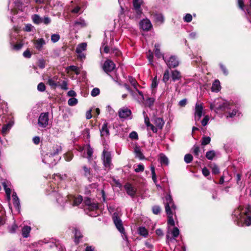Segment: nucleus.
<instances>
[{
  "mask_svg": "<svg viewBox=\"0 0 251 251\" xmlns=\"http://www.w3.org/2000/svg\"><path fill=\"white\" fill-rule=\"evenodd\" d=\"M234 222L239 226L251 225V210L250 207L244 209L240 205L232 213Z\"/></svg>",
  "mask_w": 251,
  "mask_h": 251,
  "instance_id": "f257e3e1",
  "label": "nucleus"
},
{
  "mask_svg": "<svg viewBox=\"0 0 251 251\" xmlns=\"http://www.w3.org/2000/svg\"><path fill=\"white\" fill-rule=\"evenodd\" d=\"M52 193L56 198L57 202L61 205H63L66 201H68L72 206H77L83 201L81 196L69 195L67 198H64L60 193H56L54 190L52 191Z\"/></svg>",
  "mask_w": 251,
  "mask_h": 251,
  "instance_id": "f03ea898",
  "label": "nucleus"
},
{
  "mask_svg": "<svg viewBox=\"0 0 251 251\" xmlns=\"http://www.w3.org/2000/svg\"><path fill=\"white\" fill-rule=\"evenodd\" d=\"M165 210L168 216V224L171 226H175V221L173 218L174 212H175L176 206L175 205L170 194H167L164 200Z\"/></svg>",
  "mask_w": 251,
  "mask_h": 251,
  "instance_id": "7ed1b4c3",
  "label": "nucleus"
},
{
  "mask_svg": "<svg viewBox=\"0 0 251 251\" xmlns=\"http://www.w3.org/2000/svg\"><path fill=\"white\" fill-rule=\"evenodd\" d=\"M231 106L232 105L226 100L222 98H218L210 104V108L211 110H214L216 112L219 111L226 112L228 110L231 109Z\"/></svg>",
  "mask_w": 251,
  "mask_h": 251,
  "instance_id": "20e7f679",
  "label": "nucleus"
},
{
  "mask_svg": "<svg viewBox=\"0 0 251 251\" xmlns=\"http://www.w3.org/2000/svg\"><path fill=\"white\" fill-rule=\"evenodd\" d=\"M113 220L117 229L124 235V239L125 240H127V237L126 235L125 231V228L123 225V222L121 219L118 217L117 213H114L113 215Z\"/></svg>",
  "mask_w": 251,
  "mask_h": 251,
  "instance_id": "39448f33",
  "label": "nucleus"
},
{
  "mask_svg": "<svg viewBox=\"0 0 251 251\" xmlns=\"http://www.w3.org/2000/svg\"><path fill=\"white\" fill-rule=\"evenodd\" d=\"M102 160L105 170H109L112 165L111 153L104 150L102 154Z\"/></svg>",
  "mask_w": 251,
  "mask_h": 251,
  "instance_id": "423d86ee",
  "label": "nucleus"
},
{
  "mask_svg": "<svg viewBox=\"0 0 251 251\" xmlns=\"http://www.w3.org/2000/svg\"><path fill=\"white\" fill-rule=\"evenodd\" d=\"M58 160V157H55L49 151L45 154L43 155V162L45 164H49L50 166H53L56 164Z\"/></svg>",
  "mask_w": 251,
  "mask_h": 251,
  "instance_id": "0eeeda50",
  "label": "nucleus"
},
{
  "mask_svg": "<svg viewBox=\"0 0 251 251\" xmlns=\"http://www.w3.org/2000/svg\"><path fill=\"white\" fill-rule=\"evenodd\" d=\"M163 59L169 68L176 67L179 65V61L175 55H171L169 57L166 55L163 56Z\"/></svg>",
  "mask_w": 251,
  "mask_h": 251,
  "instance_id": "6e6552de",
  "label": "nucleus"
},
{
  "mask_svg": "<svg viewBox=\"0 0 251 251\" xmlns=\"http://www.w3.org/2000/svg\"><path fill=\"white\" fill-rule=\"evenodd\" d=\"M49 114L48 112L41 113L39 117L38 125L41 128H46L49 124Z\"/></svg>",
  "mask_w": 251,
  "mask_h": 251,
  "instance_id": "1a4fd4ad",
  "label": "nucleus"
},
{
  "mask_svg": "<svg viewBox=\"0 0 251 251\" xmlns=\"http://www.w3.org/2000/svg\"><path fill=\"white\" fill-rule=\"evenodd\" d=\"M142 3V0H133L134 10L135 13V18L137 20L140 19L143 14L142 10L141 8Z\"/></svg>",
  "mask_w": 251,
  "mask_h": 251,
  "instance_id": "9d476101",
  "label": "nucleus"
},
{
  "mask_svg": "<svg viewBox=\"0 0 251 251\" xmlns=\"http://www.w3.org/2000/svg\"><path fill=\"white\" fill-rule=\"evenodd\" d=\"M203 107L202 103L200 102H197L195 105L194 116L195 120L197 122L201 119L202 114Z\"/></svg>",
  "mask_w": 251,
  "mask_h": 251,
  "instance_id": "9b49d317",
  "label": "nucleus"
},
{
  "mask_svg": "<svg viewBox=\"0 0 251 251\" xmlns=\"http://www.w3.org/2000/svg\"><path fill=\"white\" fill-rule=\"evenodd\" d=\"M115 68V64L109 59L106 60L102 66L103 71L106 73L111 72L114 70Z\"/></svg>",
  "mask_w": 251,
  "mask_h": 251,
  "instance_id": "f8f14e48",
  "label": "nucleus"
},
{
  "mask_svg": "<svg viewBox=\"0 0 251 251\" xmlns=\"http://www.w3.org/2000/svg\"><path fill=\"white\" fill-rule=\"evenodd\" d=\"M126 193L132 198H134L136 194L137 190L131 184L126 183L124 186Z\"/></svg>",
  "mask_w": 251,
  "mask_h": 251,
  "instance_id": "ddd939ff",
  "label": "nucleus"
},
{
  "mask_svg": "<svg viewBox=\"0 0 251 251\" xmlns=\"http://www.w3.org/2000/svg\"><path fill=\"white\" fill-rule=\"evenodd\" d=\"M140 26L141 28L145 31H149L152 27L151 23L150 20L148 19H145L141 21L140 22Z\"/></svg>",
  "mask_w": 251,
  "mask_h": 251,
  "instance_id": "4468645a",
  "label": "nucleus"
},
{
  "mask_svg": "<svg viewBox=\"0 0 251 251\" xmlns=\"http://www.w3.org/2000/svg\"><path fill=\"white\" fill-rule=\"evenodd\" d=\"M119 116L121 119H126L131 114V110L127 107L121 108L118 112Z\"/></svg>",
  "mask_w": 251,
  "mask_h": 251,
  "instance_id": "2eb2a0df",
  "label": "nucleus"
},
{
  "mask_svg": "<svg viewBox=\"0 0 251 251\" xmlns=\"http://www.w3.org/2000/svg\"><path fill=\"white\" fill-rule=\"evenodd\" d=\"M58 76L55 75L52 77H49L48 78V83L53 88H55L59 85V82L58 81Z\"/></svg>",
  "mask_w": 251,
  "mask_h": 251,
  "instance_id": "dca6fc26",
  "label": "nucleus"
},
{
  "mask_svg": "<svg viewBox=\"0 0 251 251\" xmlns=\"http://www.w3.org/2000/svg\"><path fill=\"white\" fill-rule=\"evenodd\" d=\"M62 151V147L60 144H56L52 146L49 151V152H50V153H52L55 157H57L58 154L60 152Z\"/></svg>",
  "mask_w": 251,
  "mask_h": 251,
  "instance_id": "f3484780",
  "label": "nucleus"
},
{
  "mask_svg": "<svg viewBox=\"0 0 251 251\" xmlns=\"http://www.w3.org/2000/svg\"><path fill=\"white\" fill-rule=\"evenodd\" d=\"M33 43L35 48L40 51L42 50L43 46L46 45V42L43 38H39L35 40Z\"/></svg>",
  "mask_w": 251,
  "mask_h": 251,
  "instance_id": "a211bd4d",
  "label": "nucleus"
},
{
  "mask_svg": "<svg viewBox=\"0 0 251 251\" xmlns=\"http://www.w3.org/2000/svg\"><path fill=\"white\" fill-rule=\"evenodd\" d=\"M171 234L173 235V238L170 237L169 235H167V241L168 243L170 242H172L174 240H175V238L178 237L179 234V230L178 228L176 227H175L173 228V230L171 232Z\"/></svg>",
  "mask_w": 251,
  "mask_h": 251,
  "instance_id": "6ab92c4d",
  "label": "nucleus"
},
{
  "mask_svg": "<svg viewBox=\"0 0 251 251\" xmlns=\"http://www.w3.org/2000/svg\"><path fill=\"white\" fill-rule=\"evenodd\" d=\"M84 203L86 205H87L88 206V208L91 210H94L98 208V203L92 202L89 198H85L84 200Z\"/></svg>",
  "mask_w": 251,
  "mask_h": 251,
  "instance_id": "aec40b11",
  "label": "nucleus"
},
{
  "mask_svg": "<svg viewBox=\"0 0 251 251\" xmlns=\"http://www.w3.org/2000/svg\"><path fill=\"white\" fill-rule=\"evenodd\" d=\"M12 197L13 204L14 205V206L18 211H19L21 205H20V200L18 198V197L17 195V194L15 192H13L12 194Z\"/></svg>",
  "mask_w": 251,
  "mask_h": 251,
  "instance_id": "412c9836",
  "label": "nucleus"
},
{
  "mask_svg": "<svg viewBox=\"0 0 251 251\" xmlns=\"http://www.w3.org/2000/svg\"><path fill=\"white\" fill-rule=\"evenodd\" d=\"M100 135L102 137H108L109 135V129L107 127V123H104L100 129Z\"/></svg>",
  "mask_w": 251,
  "mask_h": 251,
  "instance_id": "4be33fe9",
  "label": "nucleus"
},
{
  "mask_svg": "<svg viewBox=\"0 0 251 251\" xmlns=\"http://www.w3.org/2000/svg\"><path fill=\"white\" fill-rule=\"evenodd\" d=\"M152 16L156 23L161 24L164 22V17L162 14L154 13Z\"/></svg>",
  "mask_w": 251,
  "mask_h": 251,
  "instance_id": "5701e85b",
  "label": "nucleus"
},
{
  "mask_svg": "<svg viewBox=\"0 0 251 251\" xmlns=\"http://www.w3.org/2000/svg\"><path fill=\"white\" fill-rule=\"evenodd\" d=\"M154 124L156 128L162 129L164 125V122L162 118H155L154 119Z\"/></svg>",
  "mask_w": 251,
  "mask_h": 251,
  "instance_id": "b1692460",
  "label": "nucleus"
},
{
  "mask_svg": "<svg viewBox=\"0 0 251 251\" xmlns=\"http://www.w3.org/2000/svg\"><path fill=\"white\" fill-rule=\"evenodd\" d=\"M221 89L220 82L219 80H215L212 85L211 91L212 92H218Z\"/></svg>",
  "mask_w": 251,
  "mask_h": 251,
  "instance_id": "393cba45",
  "label": "nucleus"
},
{
  "mask_svg": "<svg viewBox=\"0 0 251 251\" xmlns=\"http://www.w3.org/2000/svg\"><path fill=\"white\" fill-rule=\"evenodd\" d=\"M171 76L174 81L179 80L181 77L180 73L177 70L172 71Z\"/></svg>",
  "mask_w": 251,
  "mask_h": 251,
  "instance_id": "a878e982",
  "label": "nucleus"
},
{
  "mask_svg": "<svg viewBox=\"0 0 251 251\" xmlns=\"http://www.w3.org/2000/svg\"><path fill=\"white\" fill-rule=\"evenodd\" d=\"M31 231L30 226H24L22 229V235L24 238H27L29 236Z\"/></svg>",
  "mask_w": 251,
  "mask_h": 251,
  "instance_id": "bb28decb",
  "label": "nucleus"
},
{
  "mask_svg": "<svg viewBox=\"0 0 251 251\" xmlns=\"http://www.w3.org/2000/svg\"><path fill=\"white\" fill-rule=\"evenodd\" d=\"M160 45L159 44L157 43V44H155L154 50V53H155V56L157 58H160V57L163 58V56H165L161 53L160 50Z\"/></svg>",
  "mask_w": 251,
  "mask_h": 251,
  "instance_id": "cd10ccee",
  "label": "nucleus"
},
{
  "mask_svg": "<svg viewBox=\"0 0 251 251\" xmlns=\"http://www.w3.org/2000/svg\"><path fill=\"white\" fill-rule=\"evenodd\" d=\"M87 44L82 43L78 45L76 48L75 51L76 53H81L86 50Z\"/></svg>",
  "mask_w": 251,
  "mask_h": 251,
  "instance_id": "c85d7f7f",
  "label": "nucleus"
},
{
  "mask_svg": "<svg viewBox=\"0 0 251 251\" xmlns=\"http://www.w3.org/2000/svg\"><path fill=\"white\" fill-rule=\"evenodd\" d=\"M135 89L136 91L138 93L140 97H137V94L135 93V98L133 99L137 100L138 102H142L145 99L143 93L138 89L137 87H136V89Z\"/></svg>",
  "mask_w": 251,
  "mask_h": 251,
  "instance_id": "c756f323",
  "label": "nucleus"
},
{
  "mask_svg": "<svg viewBox=\"0 0 251 251\" xmlns=\"http://www.w3.org/2000/svg\"><path fill=\"white\" fill-rule=\"evenodd\" d=\"M159 161L162 165H168L169 164V160L167 157L163 153L160 154Z\"/></svg>",
  "mask_w": 251,
  "mask_h": 251,
  "instance_id": "7c9ffc66",
  "label": "nucleus"
},
{
  "mask_svg": "<svg viewBox=\"0 0 251 251\" xmlns=\"http://www.w3.org/2000/svg\"><path fill=\"white\" fill-rule=\"evenodd\" d=\"M13 126V123L11 122H9L7 124L4 125L2 128V133L3 135L6 134L7 132Z\"/></svg>",
  "mask_w": 251,
  "mask_h": 251,
  "instance_id": "2f4dec72",
  "label": "nucleus"
},
{
  "mask_svg": "<svg viewBox=\"0 0 251 251\" xmlns=\"http://www.w3.org/2000/svg\"><path fill=\"white\" fill-rule=\"evenodd\" d=\"M138 232L140 235L144 237H147L148 235V231L144 226L139 227L138 229Z\"/></svg>",
  "mask_w": 251,
  "mask_h": 251,
  "instance_id": "473e14b6",
  "label": "nucleus"
},
{
  "mask_svg": "<svg viewBox=\"0 0 251 251\" xmlns=\"http://www.w3.org/2000/svg\"><path fill=\"white\" fill-rule=\"evenodd\" d=\"M82 237V235L78 230L75 229V242L78 244L79 242L80 239Z\"/></svg>",
  "mask_w": 251,
  "mask_h": 251,
  "instance_id": "72a5a7b5",
  "label": "nucleus"
},
{
  "mask_svg": "<svg viewBox=\"0 0 251 251\" xmlns=\"http://www.w3.org/2000/svg\"><path fill=\"white\" fill-rule=\"evenodd\" d=\"M2 185L7 196V199L9 201L10 200L11 189L7 187L5 183H3Z\"/></svg>",
  "mask_w": 251,
  "mask_h": 251,
  "instance_id": "f704fd0d",
  "label": "nucleus"
},
{
  "mask_svg": "<svg viewBox=\"0 0 251 251\" xmlns=\"http://www.w3.org/2000/svg\"><path fill=\"white\" fill-rule=\"evenodd\" d=\"M103 50V51L104 52L106 53H110L111 52V50L112 49H110L108 46L107 45H105V43H103L102 47L100 48V51H102V50Z\"/></svg>",
  "mask_w": 251,
  "mask_h": 251,
  "instance_id": "c9c22d12",
  "label": "nucleus"
},
{
  "mask_svg": "<svg viewBox=\"0 0 251 251\" xmlns=\"http://www.w3.org/2000/svg\"><path fill=\"white\" fill-rule=\"evenodd\" d=\"M135 152L136 154V157L139 158L141 160L144 159V156L141 152L140 149L139 148L136 147L135 149Z\"/></svg>",
  "mask_w": 251,
  "mask_h": 251,
  "instance_id": "e433bc0d",
  "label": "nucleus"
},
{
  "mask_svg": "<svg viewBox=\"0 0 251 251\" xmlns=\"http://www.w3.org/2000/svg\"><path fill=\"white\" fill-rule=\"evenodd\" d=\"M215 156V152L214 151H210L206 153L205 156L208 160H212Z\"/></svg>",
  "mask_w": 251,
  "mask_h": 251,
  "instance_id": "4c0bfd02",
  "label": "nucleus"
},
{
  "mask_svg": "<svg viewBox=\"0 0 251 251\" xmlns=\"http://www.w3.org/2000/svg\"><path fill=\"white\" fill-rule=\"evenodd\" d=\"M32 19L34 23L39 25L41 24V17L37 14H34L32 16Z\"/></svg>",
  "mask_w": 251,
  "mask_h": 251,
  "instance_id": "58836bf2",
  "label": "nucleus"
},
{
  "mask_svg": "<svg viewBox=\"0 0 251 251\" xmlns=\"http://www.w3.org/2000/svg\"><path fill=\"white\" fill-rule=\"evenodd\" d=\"M151 175H152V179L153 182L155 184H156L157 183V178H156V174L155 173V168L153 166H151Z\"/></svg>",
  "mask_w": 251,
  "mask_h": 251,
  "instance_id": "ea45409f",
  "label": "nucleus"
},
{
  "mask_svg": "<svg viewBox=\"0 0 251 251\" xmlns=\"http://www.w3.org/2000/svg\"><path fill=\"white\" fill-rule=\"evenodd\" d=\"M128 80L135 89H136V87L139 86L136 79L132 76H129L128 77Z\"/></svg>",
  "mask_w": 251,
  "mask_h": 251,
  "instance_id": "a19ab883",
  "label": "nucleus"
},
{
  "mask_svg": "<svg viewBox=\"0 0 251 251\" xmlns=\"http://www.w3.org/2000/svg\"><path fill=\"white\" fill-rule=\"evenodd\" d=\"M211 138L208 136H203L201 140V145L205 146L210 142Z\"/></svg>",
  "mask_w": 251,
  "mask_h": 251,
  "instance_id": "79ce46f5",
  "label": "nucleus"
},
{
  "mask_svg": "<svg viewBox=\"0 0 251 251\" xmlns=\"http://www.w3.org/2000/svg\"><path fill=\"white\" fill-rule=\"evenodd\" d=\"M18 228L17 225L14 223L10 226L8 227V231L11 233H14L16 232L17 229Z\"/></svg>",
  "mask_w": 251,
  "mask_h": 251,
  "instance_id": "37998d69",
  "label": "nucleus"
},
{
  "mask_svg": "<svg viewBox=\"0 0 251 251\" xmlns=\"http://www.w3.org/2000/svg\"><path fill=\"white\" fill-rule=\"evenodd\" d=\"M147 58L149 60L150 64H151L152 65H153V55L152 52L151 51V50H149L148 54H147Z\"/></svg>",
  "mask_w": 251,
  "mask_h": 251,
  "instance_id": "c03bdc74",
  "label": "nucleus"
},
{
  "mask_svg": "<svg viewBox=\"0 0 251 251\" xmlns=\"http://www.w3.org/2000/svg\"><path fill=\"white\" fill-rule=\"evenodd\" d=\"M78 102V100L76 98H72L69 99L68 103L70 106L75 105Z\"/></svg>",
  "mask_w": 251,
  "mask_h": 251,
  "instance_id": "a18cd8bd",
  "label": "nucleus"
},
{
  "mask_svg": "<svg viewBox=\"0 0 251 251\" xmlns=\"http://www.w3.org/2000/svg\"><path fill=\"white\" fill-rule=\"evenodd\" d=\"M75 25H78L81 27H84L86 25L85 21L83 19H79V20L76 21L75 22Z\"/></svg>",
  "mask_w": 251,
  "mask_h": 251,
  "instance_id": "49530a36",
  "label": "nucleus"
},
{
  "mask_svg": "<svg viewBox=\"0 0 251 251\" xmlns=\"http://www.w3.org/2000/svg\"><path fill=\"white\" fill-rule=\"evenodd\" d=\"M226 112L228 113V115L226 116L227 118H233L238 113V110L235 109H233L232 112H230L229 110H228V111H226Z\"/></svg>",
  "mask_w": 251,
  "mask_h": 251,
  "instance_id": "de8ad7c7",
  "label": "nucleus"
},
{
  "mask_svg": "<svg viewBox=\"0 0 251 251\" xmlns=\"http://www.w3.org/2000/svg\"><path fill=\"white\" fill-rule=\"evenodd\" d=\"M145 167L143 164H138L134 169L136 173L143 172L144 170Z\"/></svg>",
  "mask_w": 251,
  "mask_h": 251,
  "instance_id": "09e8293b",
  "label": "nucleus"
},
{
  "mask_svg": "<svg viewBox=\"0 0 251 251\" xmlns=\"http://www.w3.org/2000/svg\"><path fill=\"white\" fill-rule=\"evenodd\" d=\"M193 156L191 154H186L184 156V161L186 163H190L193 160Z\"/></svg>",
  "mask_w": 251,
  "mask_h": 251,
  "instance_id": "8fccbe9b",
  "label": "nucleus"
},
{
  "mask_svg": "<svg viewBox=\"0 0 251 251\" xmlns=\"http://www.w3.org/2000/svg\"><path fill=\"white\" fill-rule=\"evenodd\" d=\"M192 150L195 155L198 157L200 152V147L197 145H194L192 148Z\"/></svg>",
  "mask_w": 251,
  "mask_h": 251,
  "instance_id": "3c124183",
  "label": "nucleus"
},
{
  "mask_svg": "<svg viewBox=\"0 0 251 251\" xmlns=\"http://www.w3.org/2000/svg\"><path fill=\"white\" fill-rule=\"evenodd\" d=\"M169 79V72L168 70H166L163 75V81L164 82H166Z\"/></svg>",
  "mask_w": 251,
  "mask_h": 251,
  "instance_id": "603ef678",
  "label": "nucleus"
},
{
  "mask_svg": "<svg viewBox=\"0 0 251 251\" xmlns=\"http://www.w3.org/2000/svg\"><path fill=\"white\" fill-rule=\"evenodd\" d=\"M93 153V149L90 146H88V147L87 148V154L88 155V158L89 160H90L92 157V155Z\"/></svg>",
  "mask_w": 251,
  "mask_h": 251,
  "instance_id": "864d4df0",
  "label": "nucleus"
},
{
  "mask_svg": "<svg viewBox=\"0 0 251 251\" xmlns=\"http://www.w3.org/2000/svg\"><path fill=\"white\" fill-rule=\"evenodd\" d=\"M60 36L58 34H52L51 36V40L53 43H56L59 41Z\"/></svg>",
  "mask_w": 251,
  "mask_h": 251,
  "instance_id": "5fc2aeb1",
  "label": "nucleus"
},
{
  "mask_svg": "<svg viewBox=\"0 0 251 251\" xmlns=\"http://www.w3.org/2000/svg\"><path fill=\"white\" fill-rule=\"evenodd\" d=\"M59 86L60 87L61 89L64 90H67L68 89V83L66 81L64 80L61 83V84L59 83Z\"/></svg>",
  "mask_w": 251,
  "mask_h": 251,
  "instance_id": "6e6d98bb",
  "label": "nucleus"
},
{
  "mask_svg": "<svg viewBox=\"0 0 251 251\" xmlns=\"http://www.w3.org/2000/svg\"><path fill=\"white\" fill-rule=\"evenodd\" d=\"M124 86L127 91L129 92L133 98H135V92L131 90L128 85L125 84Z\"/></svg>",
  "mask_w": 251,
  "mask_h": 251,
  "instance_id": "4d7b16f0",
  "label": "nucleus"
},
{
  "mask_svg": "<svg viewBox=\"0 0 251 251\" xmlns=\"http://www.w3.org/2000/svg\"><path fill=\"white\" fill-rule=\"evenodd\" d=\"M209 121V116L205 115L201 122V125L204 126H206L207 125Z\"/></svg>",
  "mask_w": 251,
  "mask_h": 251,
  "instance_id": "13d9d810",
  "label": "nucleus"
},
{
  "mask_svg": "<svg viewBox=\"0 0 251 251\" xmlns=\"http://www.w3.org/2000/svg\"><path fill=\"white\" fill-rule=\"evenodd\" d=\"M68 69L71 71L75 72L76 75H78L79 74V69L77 67L75 66H70L68 67Z\"/></svg>",
  "mask_w": 251,
  "mask_h": 251,
  "instance_id": "bf43d9fd",
  "label": "nucleus"
},
{
  "mask_svg": "<svg viewBox=\"0 0 251 251\" xmlns=\"http://www.w3.org/2000/svg\"><path fill=\"white\" fill-rule=\"evenodd\" d=\"M100 93V89L98 88H95L92 90L91 94L93 97H96L99 95Z\"/></svg>",
  "mask_w": 251,
  "mask_h": 251,
  "instance_id": "052dcab7",
  "label": "nucleus"
},
{
  "mask_svg": "<svg viewBox=\"0 0 251 251\" xmlns=\"http://www.w3.org/2000/svg\"><path fill=\"white\" fill-rule=\"evenodd\" d=\"M37 89L39 91L44 92L46 90L45 85L43 83H40L37 86Z\"/></svg>",
  "mask_w": 251,
  "mask_h": 251,
  "instance_id": "680f3d73",
  "label": "nucleus"
},
{
  "mask_svg": "<svg viewBox=\"0 0 251 251\" xmlns=\"http://www.w3.org/2000/svg\"><path fill=\"white\" fill-rule=\"evenodd\" d=\"M83 170L84 171V175L85 176L87 177H89L91 175L90 169L87 168L86 166H84L83 167Z\"/></svg>",
  "mask_w": 251,
  "mask_h": 251,
  "instance_id": "e2e57ef3",
  "label": "nucleus"
},
{
  "mask_svg": "<svg viewBox=\"0 0 251 251\" xmlns=\"http://www.w3.org/2000/svg\"><path fill=\"white\" fill-rule=\"evenodd\" d=\"M183 19L185 22L189 23L192 20V16L190 14H187L183 18Z\"/></svg>",
  "mask_w": 251,
  "mask_h": 251,
  "instance_id": "0e129e2a",
  "label": "nucleus"
},
{
  "mask_svg": "<svg viewBox=\"0 0 251 251\" xmlns=\"http://www.w3.org/2000/svg\"><path fill=\"white\" fill-rule=\"evenodd\" d=\"M161 211V208L158 206H154L152 207V212L155 214H158L160 213Z\"/></svg>",
  "mask_w": 251,
  "mask_h": 251,
  "instance_id": "69168bd1",
  "label": "nucleus"
},
{
  "mask_svg": "<svg viewBox=\"0 0 251 251\" xmlns=\"http://www.w3.org/2000/svg\"><path fill=\"white\" fill-rule=\"evenodd\" d=\"M64 157L66 161H70L72 159L73 155L71 153H67L65 154Z\"/></svg>",
  "mask_w": 251,
  "mask_h": 251,
  "instance_id": "338daca9",
  "label": "nucleus"
},
{
  "mask_svg": "<svg viewBox=\"0 0 251 251\" xmlns=\"http://www.w3.org/2000/svg\"><path fill=\"white\" fill-rule=\"evenodd\" d=\"M148 129L151 130L153 132L156 133L157 131V129L152 124H150L147 126Z\"/></svg>",
  "mask_w": 251,
  "mask_h": 251,
  "instance_id": "774afa93",
  "label": "nucleus"
}]
</instances>
